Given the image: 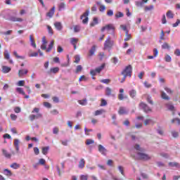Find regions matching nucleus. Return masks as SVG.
<instances>
[{"instance_id": "44", "label": "nucleus", "mask_w": 180, "mask_h": 180, "mask_svg": "<svg viewBox=\"0 0 180 180\" xmlns=\"http://www.w3.org/2000/svg\"><path fill=\"white\" fill-rule=\"evenodd\" d=\"M145 11L146 12L148 11H153V9H154V6L153 5H150V6H145Z\"/></svg>"}, {"instance_id": "49", "label": "nucleus", "mask_w": 180, "mask_h": 180, "mask_svg": "<svg viewBox=\"0 0 180 180\" xmlns=\"http://www.w3.org/2000/svg\"><path fill=\"white\" fill-rule=\"evenodd\" d=\"M162 49H163L164 50H167V49H169V44H168V43H164L162 45Z\"/></svg>"}, {"instance_id": "6", "label": "nucleus", "mask_w": 180, "mask_h": 180, "mask_svg": "<svg viewBox=\"0 0 180 180\" xmlns=\"http://www.w3.org/2000/svg\"><path fill=\"white\" fill-rule=\"evenodd\" d=\"M105 30H107V32L112 31V33H113L115 32V26L112 24H108L101 28V32H105Z\"/></svg>"}, {"instance_id": "23", "label": "nucleus", "mask_w": 180, "mask_h": 180, "mask_svg": "<svg viewBox=\"0 0 180 180\" xmlns=\"http://www.w3.org/2000/svg\"><path fill=\"white\" fill-rule=\"evenodd\" d=\"M53 46H54V41H51L49 45L48 49H46V53H50V51H51V50H53Z\"/></svg>"}, {"instance_id": "28", "label": "nucleus", "mask_w": 180, "mask_h": 180, "mask_svg": "<svg viewBox=\"0 0 180 180\" xmlns=\"http://www.w3.org/2000/svg\"><path fill=\"white\" fill-rule=\"evenodd\" d=\"M166 16L168 18V19H174V13H172V11H168L167 12Z\"/></svg>"}, {"instance_id": "59", "label": "nucleus", "mask_w": 180, "mask_h": 180, "mask_svg": "<svg viewBox=\"0 0 180 180\" xmlns=\"http://www.w3.org/2000/svg\"><path fill=\"white\" fill-rule=\"evenodd\" d=\"M174 54L175 56H176L177 57H180V49H176L174 51Z\"/></svg>"}, {"instance_id": "25", "label": "nucleus", "mask_w": 180, "mask_h": 180, "mask_svg": "<svg viewBox=\"0 0 180 180\" xmlns=\"http://www.w3.org/2000/svg\"><path fill=\"white\" fill-rule=\"evenodd\" d=\"M49 150H50L49 146L42 148V154H44V155H47V154H49Z\"/></svg>"}, {"instance_id": "36", "label": "nucleus", "mask_w": 180, "mask_h": 180, "mask_svg": "<svg viewBox=\"0 0 180 180\" xmlns=\"http://www.w3.org/2000/svg\"><path fill=\"white\" fill-rule=\"evenodd\" d=\"M78 103H79V105H82V106H86L88 103L86 101V99H84V100H79L78 101Z\"/></svg>"}, {"instance_id": "45", "label": "nucleus", "mask_w": 180, "mask_h": 180, "mask_svg": "<svg viewBox=\"0 0 180 180\" xmlns=\"http://www.w3.org/2000/svg\"><path fill=\"white\" fill-rule=\"evenodd\" d=\"M17 86H25V80H20L16 84Z\"/></svg>"}, {"instance_id": "7", "label": "nucleus", "mask_w": 180, "mask_h": 180, "mask_svg": "<svg viewBox=\"0 0 180 180\" xmlns=\"http://www.w3.org/2000/svg\"><path fill=\"white\" fill-rule=\"evenodd\" d=\"M139 108L140 109H142L145 113H148V112H151V109L149 108V106L144 103H141L139 104Z\"/></svg>"}, {"instance_id": "53", "label": "nucleus", "mask_w": 180, "mask_h": 180, "mask_svg": "<svg viewBox=\"0 0 180 180\" xmlns=\"http://www.w3.org/2000/svg\"><path fill=\"white\" fill-rule=\"evenodd\" d=\"M95 25H98V18H94L93 20V22L91 23V26H95Z\"/></svg>"}, {"instance_id": "8", "label": "nucleus", "mask_w": 180, "mask_h": 180, "mask_svg": "<svg viewBox=\"0 0 180 180\" xmlns=\"http://www.w3.org/2000/svg\"><path fill=\"white\" fill-rule=\"evenodd\" d=\"M98 152L101 154H102V155H106V154L108 153V150L106 149V148H105V146H103L102 145H98Z\"/></svg>"}, {"instance_id": "20", "label": "nucleus", "mask_w": 180, "mask_h": 180, "mask_svg": "<svg viewBox=\"0 0 180 180\" xmlns=\"http://www.w3.org/2000/svg\"><path fill=\"white\" fill-rule=\"evenodd\" d=\"M54 26H55L56 29H57L59 31L63 30V25L60 22H55Z\"/></svg>"}, {"instance_id": "5", "label": "nucleus", "mask_w": 180, "mask_h": 180, "mask_svg": "<svg viewBox=\"0 0 180 180\" xmlns=\"http://www.w3.org/2000/svg\"><path fill=\"white\" fill-rule=\"evenodd\" d=\"M89 15V9L86 10V12L81 15L80 19L82 20V23H84V25H86V23H88Z\"/></svg>"}, {"instance_id": "60", "label": "nucleus", "mask_w": 180, "mask_h": 180, "mask_svg": "<svg viewBox=\"0 0 180 180\" xmlns=\"http://www.w3.org/2000/svg\"><path fill=\"white\" fill-rule=\"evenodd\" d=\"M176 122L177 124H180V120L179 118H174L172 120V123H175Z\"/></svg>"}, {"instance_id": "14", "label": "nucleus", "mask_w": 180, "mask_h": 180, "mask_svg": "<svg viewBox=\"0 0 180 180\" xmlns=\"http://www.w3.org/2000/svg\"><path fill=\"white\" fill-rule=\"evenodd\" d=\"M70 43L74 46L75 50H77V44L78 43V39L77 38L70 39Z\"/></svg>"}, {"instance_id": "27", "label": "nucleus", "mask_w": 180, "mask_h": 180, "mask_svg": "<svg viewBox=\"0 0 180 180\" xmlns=\"http://www.w3.org/2000/svg\"><path fill=\"white\" fill-rule=\"evenodd\" d=\"M103 68H105V63H103L101 66L96 68L95 69V70H96V72L97 73L99 74V73L101 72V71H102V70H103Z\"/></svg>"}, {"instance_id": "51", "label": "nucleus", "mask_w": 180, "mask_h": 180, "mask_svg": "<svg viewBox=\"0 0 180 180\" xmlns=\"http://www.w3.org/2000/svg\"><path fill=\"white\" fill-rule=\"evenodd\" d=\"M11 168L18 169L19 168V165H18V163H13L12 165H11Z\"/></svg>"}, {"instance_id": "33", "label": "nucleus", "mask_w": 180, "mask_h": 180, "mask_svg": "<svg viewBox=\"0 0 180 180\" xmlns=\"http://www.w3.org/2000/svg\"><path fill=\"white\" fill-rule=\"evenodd\" d=\"M118 171L120 172L122 176H124V167H123V166H118Z\"/></svg>"}, {"instance_id": "31", "label": "nucleus", "mask_w": 180, "mask_h": 180, "mask_svg": "<svg viewBox=\"0 0 180 180\" xmlns=\"http://www.w3.org/2000/svg\"><path fill=\"white\" fill-rule=\"evenodd\" d=\"M4 174L6 175V176H12V172L8 169L4 170Z\"/></svg>"}, {"instance_id": "15", "label": "nucleus", "mask_w": 180, "mask_h": 180, "mask_svg": "<svg viewBox=\"0 0 180 180\" xmlns=\"http://www.w3.org/2000/svg\"><path fill=\"white\" fill-rule=\"evenodd\" d=\"M105 95L106 96H115V94H112V89L110 87L105 88Z\"/></svg>"}, {"instance_id": "63", "label": "nucleus", "mask_w": 180, "mask_h": 180, "mask_svg": "<svg viewBox=\"0 0 180 180\" xmlns=\"http://www.w3.org/2000/svg\"><path fill=\"white\" fill-rule=\"evenodd\" d=\"M156 164L159 167H165V164H164L162 162H157Z\"/></svg>"}, {"instance_id": "29", "label": "nucleus", "mask_w": 180, "mask_h": 180, "mask_svg": "<svg viewBox=\"0 0 180 180\" xmlns=\"http://www.w3.org/2000/svg\"><path fill=\"white\" fill-rule=\"evenodd\" d=\"M135 5L137 8H143L144 6V4L141 1H135Z\"/></svg>"}, {"instance_id": "17", "label": "nucleus", "mask_w": 180, "mask_h": 180, "mask_svg": "<svg viewBox=\"0 0 180 180\" xmlns=\"http://www.w3.org/2000/svg\"><path fill=\"white\" fill-rule=\"evenodd\" d=\"M145 126H148V124H155V122L152 119H146L143 121Z\"/></svg>"}, {"instance_id": "62", "label": "nucleus", "mask_w": 180, "mask_h": 180, "mask_svg": "<svg viewBox=\"0 0 180 180\" xmlns=\"http://www.w3.org/2000/svg\"><path fill=\"white\" fill-rule=\"evenodd\" d=\"M101 82H102L103 84H109V82H110V79H104L101 80Z\"/></svg>"}, {"instance_id": "24", "label": "nucleus", "mask_w": 180, "mask_h": 180, "mask_svg": "<svg viewBox=\"0 0 180 180\" xmlns=\"http://www.w3.org/2000/svg\"><path fill=\"white\" fill-rule=\"evenodd\" d=\"M161 98L165 99V101H169V96L164 91H161Z\"/></svg>"}, {"instance_id": "57", "label": "nucleus", "mask_w": 180, "mask_h": 180, "mask_svg": "<svg viewBox=\"0 0 180 180\" xmlns=\"http://www.w3.org/2000/svg\"><path fill=\"white\" fill-rule=\"evenodd\" d=\"M79 178L80 180H88V175L82 174Z\"/></svg>"}, {"instance_id": "3", "label": "nucleus", "mask_w": 180, "mask_h": 180, "mask_svg": "<svg viewBox=\"0 0 180 180\" xmlns=\"http://www.w3.org/2000/svg\"><path fill=\"white\" fill-rule=\"evenodd\" d=\"M133 72V69L131 68V65H129L128 66L125 67V68L121 72V75L123 77H131V72Z\"/></svg>"}, {"instance_id": "22", "label": "nucleus", "mask_w": 180, "mask_h": 180, "mask_svg": "<svg viewBox=\"0 0 180 180\" xmlns=\"http://www.w3.org/2000/svg\"><path fill=\"white\" fill-rule=\"evenodd\" d=\"M11 68L8 67V66H3L2 67V72H4V74H8V72H11Z\"/></svg>"}, {"instance_id": "46", "label": "nucleus", "mask_w": 180, "mask_h": 180, "mask_svg": "<svg viewBox=\"0 0 180 180\" xmlns=\"http://www.w3.org/2000/svg\"><path fill=\"white\" fill-rule=\"evenodd\" d=\"M65 8V4L64 3H60L58 4V10L59 11H63V9H64Z\"/></svg>"}, {"instance_id": "19", "label": "nucleus", "mask_w": 180, "mask_h": 180, "mask_svg": "<svg viewBox=\"0 0 180 180\" xmlns=\"http://www.w3.org/2000/svg\"><path fill=\"white\" fill-rule=\"evenodd\" d=\"M2 153L6 158H11L12 157V154L9 153V152L5 149L2 150Z\"/></svg>"}, {"instance_id": "37", "label": "nucleus", "mask_w": 180, "mask_h": 180, "mask_svg": "<svg viewBox=\"0 0 180 180\" xmlns=\"http://www.w3.org/2000/svg\"><path fill=\"white\" fill-rule=\"evenodd\" d=\"M125 36L126 38L124 39V41H129V40L131 39V34H129V31H127Z\"/></svg>"}, {"instance_id": "35", "label": "nucleus", "mask_w": 180, "mask_h": 180, "mask_svg": "<svg viewBox=\"0 0 180 180\" xmlns=\"http://www.w3.org/2000/svg\"><path fill=\"white\" fill-rule=\"evenodd\" d=\"M136 95H137V91H136V90L132 89L129 91V96H131V98H134Z\"/></svg>"}, {"instance_id": "50", "label": "nucleus", "mask_w": 180, "mask_h": 180, "mask_svg": "<svg viewBox=\"0 0 180 180\" xmlns=\"http://www.w3.org/2000/svg\"><path fill=\"white\" fill-rule=\"evenodd\" d=\"M81 60V58L79 57V55H77L75 56V63H76V64H78V63H79Z\"/></svg>"}, {"instance_id": "42", "label": "nucleus", "mask_w": 180, "mask_h": 180, "mask_svg": "<svg viewBox=\"0 0 180 180\" xmlns=\"http://www.w3.org/2000/svg\"><path fill=\"white\" fill-rule=\"evenodd\" d=\"M95 143V141L93 139H86V146H91V144H94Z\"/></svg>"}, {"instance_id": "13", "label": "nucleus", "mask_w": 180, "mask_h": 180, "mask_svg": "<svg viewBox=\"0 0 180 180\" xmlns=\"http://www.w3.org/2000/svg\"><path fill=\"white\" fill-rule=\"evenodd\" d=\"M95 51H96V46L94 45L89 51V57H92V56H94L95 55Z\"/></svg>"}, {"instance_id": "18", "label": "nucleus", "mask_w": 180, "mask_h": 180, "mask_svg": "<svg viewBox=\"0 0 180 180\" xmlns=\"http://www.w3.org/2000/svg\"><path fill=\"white\" fill-rule=\"evenodd\" d=\"M55 11H56V7L54 6L52 7L51 11L47 13L46 16H48L49 18H53Z\"/></svg>"}, {"instance_id": "2", "label": "nucleus", "mask_w": 180, "mask_h": 180, "mask_svg": "<svg viewBox=\"0 0 180 180\" xmlns=\"http://www.w3.org/2000/svg\"><path fill=\"white\" fill-rule=\"evenodd\" d=\"M1 15L6 20H11V22H23V19L22 18L11 16L8 11H3Z\"/></svg>"}, {"instance_id": "34", "label": "nucleus", "mask_w": 180, "mask_h": 180, "mask_svg": "<svg viewBox=\"0 0 180 180\" xmlns=\"http://www.w3.org/2000/svg\"><path fill=\"white\" fill-rule=\"evenodd\" d=\"M60 71L59 68H52L50 69V72H52L53 74H57Z\"/></svg>"}, {"instance_id": "40", "label": "nucleus", "mask_w": 180, "mask_h": 180, "mask_svg": "<svg viewBox=\"0 0 180 180\" xmlns=\"http://www.w3.org/2000/svg\"><path fill=\"white\" fill-rule=\"evenodd\" d=\"M165 60L166 61V63H171V61H172V58L169 55H165Z\"/></svg>"}, {"instance_id": "54", "label": "nucleus", "mask_w": 180, "mask_h": 180, "mask_svg": "<svg viewBox=\"0 0 180 180\" xmlns=\"http://www.w3.org/2000/svg\"><path fill=\"white\" fill-rule=\"evenodd\" d=\"M147 102H148V103H150V105H153L154 102H153V100H151V96H148L147 98H146Z\"/></svg>"}, {"instance_id": "56", "label": "nucleus", "mask_w": 180, "mask_h": 180, "mask_svg": "<svg viewBox=\"0 0 180 180\" xmlns=\"http://www.w3.org/2000/svg\"><path fill=\"white\" fill-rule=\"evenodd\" d=\"M47 29H48V32H49V34L53 35V28H51V27L50 25H47Z\"/></svg>"}, {"instance_id": "55", "label": "nucleus", "mask_w": 180, "mask_h": 180, "mask_svg": "<svg viewBox=\"0 0 180 180\" xmlns=\"http://www.w3.org/2000/svg\"><path fill=\"white\" fill-rule=\"evenodd\" d=\"M34 153L35 155H39V154H40V150H39V148L37 147L34 148Z\"/></svg>"}, {"instance_id": "11", "label": "nucleus", "mask_w": 180, "mask_h": 180, "mask_svg": "<svg viewBox=\"0 0 180 180\" xmlns=\"http://www.w3.org/2000/svg\"><path fill=\"white\" fill-rule=\"evenodd\" d=\"M165 106L168 110H170L171 112H175V107L172 103H167L165 104Z\"/></svg>"}, {"instance_id": "41", "label": "nucleus", "mask_w": 180, "mask_h": 180, "mask_svg": "<svg viewBox=\"0 0 180 180\" xmlns=\"http://www.w3.org/2000/svg\"><path fill=\"white\" fill-rule=\"evenodd\" d=\"M105 112H106L105 110H98L95 112V116H99V115H102Z\"/></svg>"}, {"instance_id": "48", "label": "nucleus", "mask_w": 180, "mask_h": 180, "mask_svg": "<svg viewBox=\"0 0 180 180\" xmlns=\"http://www.w3.org/2000/svg\"><path fill=\"white\" fill-rule=\"evenodd\" d=\"M81 30V27L79 25H75L74 27V32L75 33H78Z\"/></svg>"}, {"instance_id": "38", "label": "nucleus", "mask_w": 180, "mask_h": 180, "mask_svg": "<svg viewBox=\"0 0 180 180\" xmlns=\"http://www.w3.org/2000/svg\"><path fill=\"white\" fill-rule=\"evenodd\" d=\"M124 16V14L119 11L115 14V19H119V18H123Z\"/></svg>"}, {"instance_id": "21", "label": "nucleus", "mask_w": 180, "mask_h": 180, "mask_svg": "<svg viewBox=\"0 0 180 180\" xmlns=\"http://www.w3.org/2000/svg\"><path fill=\"white\" fill-rule=\"evenodd\" d=\"M4 58L6 60H10L11 59V55L9 54V51L8 49H5L4 52Z\"/></svg>"}, {"instance_id": "47", "label": "nucleus", "mask_w": 180, "mask_h": 180, "mask_svg": "<svg viewBox=\"0 0 180 180\" xmlns=\"http://www.w3.org/2000/svg\"><path fill=\"white\" fill-rule=\"evenodd\" d=\"M165 91H166V92L169 94V95H172V94H174V91L168 87H165Z\"/></svg>"}, {"instance_id": "61", "label": "nucleus", "mask_w": 180, "mask_h": 180, "mask_svg": "<svg viewBox=\"0 0 180 180\" xmlns=\"http://www.w3.org/2000/svg\"><path fill=\"white\" fill-rule=\"evenodd\" d=\"M108 105V102H106V100L105 99H101V106H106Z\"/></svg>"}, {"instance_id": "4", "label": "nucleus", "mask_w": 180, "mask_h": 180, "mask_svg": "<svg viewBox=\"0 0 180 180\" xmlns=\"http://www.w3.org/2000/svg\"><path fill=\"white\" fill-rule=\"evenodd\" d=\"M113 46V41L110 40V37H108L104 43V50L112 49Z\"/></svg>"}, {"instance_id": "64", "label": "nucleus", "mask_w": 180, "mask_h": 180, "mask_svg": "<svg viewBox=\"0 0 180 180\" xmlns=\"http://www.w3.org/2000/svg\"><path fill=\"white\" fill-rule=\"evenodd\" d=\"M179 23H180V20L177 19L176 22L172 25V27H176L179 26Z\"/></svg>"}, {"instance_id": "12", "label": "nucleus", "mask_w": 180, "mask_h": 180, "mask_svg": "<svg viewBox=\"0 0 180 180\" xmlns=\"http://www.w3.org/2000/svg\"><path fill=\"white\" fill-rule=\"evenodd\" d=\"M29 72V70L27 69H20L18 71V77H22L23 75H26Z\"/></svg>"}, {"instance_id": "30", "label": "nucleus", "mask_w": 180, "mask_h": 180, "mask_svg": "<svg viewBox=\"0 0 180 180\" xmlns=\"http://www.w3.org/2000/svg\"><path fill=\"white\" fill-rule=\"evenodd\" d=\"M16 92L18 94H20L21 95H25V91H23V89L21 87H17L15 89Z\"/></svg>"}, {"instance_id": "32", "label": "nucleus", "mask_w": 180, "mask_h": 180, "mask_svg": "<svg viewBox=\"0 0 180 180\" xmlns=\"http://www.w3.org/2000/svg\"><path fill=\"white\" fill-rule=\"evenodd\" d=\"M30 41L31 43V46L34 47V49H36V43H34V39H33V36H30Z\"/></svg>"}, {"instance_id": "52", "label": "nucleus", "mask_w": 180, "mask_h": 180, "mask_svg": "<svg viewBox=\"0 0 180 180\" xmlns=\"http://www.w3.org/2000/svg\"><path fill=\"white\" fill-rule=\"evenodd\" d=\"M10 117H11V120L15 122V120H16V119H18V115H16L15 114H11Z\"/></svg>"}, {"instance_id": "39", "label": "nucleus", "mask_w": 180, "mask_h": 180, "mask_svg": "<svg viewBox=\"0 0 180 180\" xmlns=\"http://www.w3.org/2000/svg\"><path fill=\"white\" fill-rule=\"evenodd\" d=\"M171 133H172V137H174V139H176V137H179V133H178V131H176L173 130L171 131Z\"/></svg>"}, {"instance_id": "10", "label": "nucleus", "mask_w": 180, "mask_h": 180, "mask_svg": "<svg viewBox=\"0 0 180 180\" xmlns=\"http://www.w3.org/2000/svg\"><path fill=\"white\" fill-rule=\"evenodd\" d=\"M13 144H14L15 150L17 151V153H19V150H20L19 144H20V141L18 139H14Z\"/></svg>"}, {"instance_id": "26", "label": "nucleus", "mask_w": 180, "mask_h": 180, "mask_svg": "<svg viewBox=\"0 0 180 180\" xmlns=\"http://www.w3.org/2000/svg\"><path fill=\"white\" fill-rule=\"evenodd\" d=\"M85 167V160L81 159L80 161L79 162V168L82 169Z\"/></svg>"}, {"instance_id": "58", "label": "nucleus", "mask_w": 180, "mask_h": 180, "mask_svg": "<svg viewBox=\"0 0 180 180\" xmlns=\"http://www.w3.org/2000/svg\"><path fill=\"white\" fill-rule=\"evenodd\" d=\"M161 157H163V158H169V155H168L166 153H160Z\"/></svg>"}, {"instance_id": "43", "label": "nucleus", "mask_w": 180, "mask_h": 180, "mask_svg": "<svg viewBox=\"0 0 180 180\" xmlns=\"http://www.w3.org/2000/svg\"><path fill=\"white\" fill-rule=\"evenodd\" d=\"M13 55L15 56V57H16V58H20L21 60H25V56H20L18 55V52L16 51H13Z\"/></svg>"}, {"instance_id": "9", "label": "nucleus", "mask_w": 180, "mask_h": 180, "mask_svg": "<svg viewBox=\"0 0 180 180\" xmlns=\"http://www.w3.org/2000/svg\"><path fill=\"white\" fill-rule=\"evenodd\" d=\"M118 113L119 115H127V113H129V110H127L124 107H120Z\"/></svg>"}, {"instance_id": "1", "label": "nucleus", "mask_w": 180, "mask_h": 180, "mask_svg": "<svg viewBox=\"0 0 180 180\" xmlns=\"http://www.w3.org/2000/svg\"><path fill=\"white\" fill-rule=\"evenodd\" d=\"M134 148L136 150V151H137V153L136 155L131 154V156L136 158V160H141V161H148L151 160V156L146 154V149L144 148H141L140 145L135 144Z\"/></svg>"}, {"instance_id": "16", "label": "nucleus", "mask_w": 180, "mask_h": 180, "mask_svg": "<svg viewBox=\"0 0 180 180\" xmlns=\"http://www.w3.org/2000/svg\"><path fill=\"white\" fill-rule=\"evenodd\" d=\"M169 167H172V168H180V164L176 162H169Z\"/></svg>"}]
</instances>
